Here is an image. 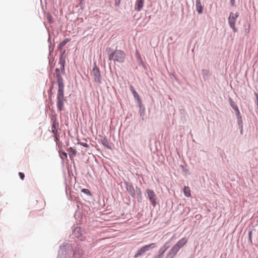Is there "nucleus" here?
Segmentation results:
<instances>
[{
    "instance_id": "nucleus-21",
    "label": "nucleus",
    "mask_w": 258,
    "mask_h": 258,
    "mask_svg": "<svg viewBox=\"0 0 258 258\" xmlns=\"http://www.w3.org/2000/svg\"><path fill=\"white\" fill-rule=\"evenodd\" d=\"M80 230V228H76L74 231V234L75 235V236L77 237L78 238H79V236L77 234V233H79Z\"/></svg>"
},
{
    "instance_id": "nucleus-9",
    "label": "nucleus",
    "mask_w": 258,
    "mask_h": 258,
    "mask_svg": "<svg viewBox=\"0 0 258 258\" xmlns=\"http://www.w3.org/2000/svg\"><path fill=\"white\" fill-rule=\"evenodd\" d=\"M169 247V242H166L164 244V245L159 249L158 253L163 257L164 253L165 252V251L168 249Z\"/></svg>"
},
{
    "instance_id": "nucleus-7",
    "label": "nucleus",
    "mask_w": 258,
    "mask_h": 258,
    "mask_svg": "<svg viewBox=\"0 0 258 258\" xmlns=\"http://www.w3.org/2000/svg\"><path fill=\"white\" fill-rule=\"evenodd\" d=\"M146 192L150 202L154 206H155L156 205V196L154 191L153 190L147 189Z\"/></svg>"
},
{
    "instance_id": "nucleus-18",
    "label": "nucleus",
    "mask_w": 258,
    "mask_h": 258,
    "mask_svg": "<svg viewBox=\"0 0 258 258\" xmlns=\"http://www.w3.org/2000/svg\"><path fill=\"white\" fill-rule=\"evenodd\" d=\"M82 192H84V194H85L87 195H91V192H90V190L88 189L83 188L82 189Z\"/></svg>"
},
{
    "instance_id": "nucleus-16",
    "label": "nucleus",
    "mask_w": 258,
    "mask_h": 258,
    "mask_svg": "<svg viewBox=\"0 0 258 258\" xmlns=\"http://www.w3.org/2000/svg\"><path fill=\"white\" fill-rule=\"evenodd\" d=\"M68 152L71 153L73 154V156H75L77 155V151L73 149L72 147H70L68 149Z\"/></svg>"
},
{
    "instance_id": "nucleus-26",
    "label": "nucleus",
    "mask_w": 258,
    "mask_h": 258,
    "mask_svg": "<svg viewBox=\"0 0 258 258\" xmlns=\"http://www.w3.org/2000/svg\"><path fill=\"white\" fill-rule=\"evenodd\" d=\"M162 256L158 253L157 255H155L153 258H162Z\"/></svg>"
},
{
    "instance_id": "nucleus-25",
    "label": "nucleus",
    "mask_w": 258,
    "mask_h": 258,
    "mask_svg": "<svg viewBox=\"0 0 258 258\" xmlns=\"http://www.w3.org/2000/svg\"><path fill=\"white\" fill-rule=\"evenodd\" d=\"M61 153H62V155L64 156V157L66 159H67V157H68L67 154L66 152H63V151Z\"/></svg>"
},
{
    "instance_id": "nucleus-29",
    "label": "nucleus",
    "mask_w": 258,
    "mask_h": 258,
    "mask_svg": "<svg viewBox=\"0 0 258 258\" xmlns=\"http://www.w3.org/2000/svg\"><path fill=\"white\" fill-rule=\"evenodd\" d=\"M80 3H82L84 0H79Z\"/></svg>"
},
{
    "instance_id": "nucleus-27",
    "label": "nucleus",
    "mask_w": 258,
    "mask_h": 258,
    "mask_svg": "<svg viewBox=\"0 0 258 258\" xmlns=\"http://www.w3.org/2000/svg\"><path fill=\"white\" fill-rule=\"evenodd\" d=\"M81 145H82V146H83L84 147H89L87 143H81Z\"/></svg>"
},
{
    "instance_id": "nucleus-5",
    "label": "nucleus",
    "mask_w": 258,
    "mask_h": 258,
    "mask_svg": "<svg viewBox=\"0 0 258 258\" xmlns=\"http://www.w3.org/2000/svg\"><path fill=\"white\" fill-rule=\"evenodd\" d=\"M238 16V13H236L235 14L230 13L228 18L229 24L235 32L237 31V28L235 27V22Z\"/></svg>"
},
{
    "instance_id": "nucleus-15",
    "label": "nucleus",
    "mask_w": 258,
    "mask_h": 258,
    "mask_svg": "<svg viewBox=\"0 0 258 258\" xmlns=\"http://www.w3.org/2000/svg\"><path fill=\"white\" fill-rule=\"evenodd\" d=\"M59 63L60 64V68L62 72L64 71V64L65 60L63 58H60L59 60Z\"/></svg>"
},
{
    "instance_id": "nucleus-19",
    "label": "nucleus",
    "mask_w": 258,
    "mask_h": 258,
    "mask_svg": "<svg viewBox=\"0 0 258 258\" xmlns=\"http://www.w3.org/2000/svg\"><path fill=\"white\" fill-rule=\"evenodd\" d=\"M69 42V40H68V39H66L65 40H64L62 42H61L60 43L59 45H60V47H63V46H64L66 44V43H67V42Z\"/></svg>"
},
{
    "instance_id": "nucleus-20",
    "label": "nucleus",
    "mask_w": 258,
    "mask_h": 258,
    "mask_svg": "<svg viewBox=\"0 0 258 258\" xmlns=\"http://www.w3.org/2000/svg\"><path fill=\"white\" fill-rule=\"evenodd\" d=\"M248 239L250 243H252V231H250L248 232Z\"/></svg>"
},
{
    "instance_id": "nucleus-11",
    "label": "nucleus",
    "mask_w": 258,
    "mask_h": 258,
    "mask_svg": "<svg viewBox=\"0 0 258 258\" xmlns=\"http://www.w3.org/2000/svg\"><path fill=\"white\" fill-rule=\"evenodd\" d=\"M59 124L58 122H56L55 120H53L51 126V131L54 135L58 133Z\"/></svg>"
},
{
    "instance_id": "nucleus-4",
    "label": "nucleus",
    "mask_w": 258,
    "mask_h": 258,
    "mask_svg": "<svg viewBox=\"0 0 258 258\" xmlns=\"http://www.w3.org/2000/svg\"><path fill=\"white\" fill-rule=\"evenodd\" d=\"M157 245L155 243H152L150 244L143 246L137 251V253L135 254L134 257L135 258L138 257L147 251L149 250L150 249H153Z\"/></svg>"
},
{
    "instance_id": "nucleus-3",
    "label": "nucleus",
    "mask_w": 258,
    "mask_h": 258,
    "mask_svg": "<svg viewBox=\"0 0 258 258\" xmlns=\"http://www.w3.org/2000/svg\"><path fill=\"white\" fill-rule=\"evenodd\" d=\"M126 57L125 52L121 50H115L109 55V59L119 63L124 61Z\"/></svg>"
},
{
    "instance_id": "nucleus-8",
    "label": "nucleus",
    "mask_w": 258,
    "mask_h": 258,
    "mask_svg": "<svg viewBox=\"0 0 258 258\" xmlns=\"http://www.w3.org/2000/svg\"><path fill=\"white\" fill-rule=\"evenodd\" d=\"M230 105L232 107V108L235 111L237 117L238 119H240V120H239V121L241 122L240 113V111L238 109V108L237 105L232 100H230Z\"/></svg>"
},
{
    "instance_id": "nucleus-14",
    "label": "nucleus",
    "mask_w": 258,
    "mask_h": 258,
    "mask_svg": "<svg viewBox=\"0 0 258 258\" xmlns=\"http://www.w3.org/2000/svg\"><path fill=\"white\" fill-rule=\"evenodd\" d=\"M184 196L186 197H190L191 196L190 190L188 186H184L183 188Z\"/></svg>"
},
{
    "instance_id": "nucleus-2",
    "label": "nucleus",
    "mask_w": 258,
    "mask_h": 258,
    "mask_svg": "<svg viewBox=\"0 0 258 258\" xmlns=\"http://www.w3.org/2000/svg\"><path fill=\"white\" fill-rule=\"evenodd\" d=\"M187 242V240L185 237L178 240L166 254L165 258H174L179 249L182 248Z\"/></svg>"
},
{
    "instance_id": "nucleus-23",
    "label": "nucleus",
    "mask_w": 258,
    "mask_h": 258,
    "mask_svg": "<svg viewBox=\"0 0 258 258\" xmlns=\"http://www.w3.org/2000/svg\"><path fill=\"white\" fill-rule=\"evenodd\" d=\"M115 1V6H119L121 0H114Z\"/></svg>"
},
{
    "instance_id": "nucleus-13",
    "label": "nucleus",
    "mask_w": 258,
    "mask_h": 258,
    "mask_svg": "<svg viewBox=\"0 0 258 258\" xmlns=\"http://www.w3.org/2000/svg\"><path fill=\"white\" fill-rule=\"evenodd\" d=\"M130 89H131V92H132L134 97L138 100H140V96L139 95V94H138V93L136 91L135 89H134V88L132 86H130Z\"/></svg>"
},
{
    "instance_id": "nucleus-6",
    "label": "nucleus",
    "mask_w": 258,
    "mask_h": 258,
    "mask_svg": "<svg viewBox=\"0 0 258 258\" xmlns=\"http://www.w3.org/2000/svg\"><path fill=\"white\" fill-rule=\"evenodd\" d=\"M91 74L93 76L94 80L96 82H97L99 84H100L102 83L100 71L98 68H97L96 66L93 68Z\"/></svg>"
},
{
    "instance_id": "nucleus-17",
    "label": "nucleus",
    "mask_w": 258,
    "mask_h": 258,
    "mask_svg": "<svg viewBox=\"0 0 258 258\" xmlns=\"http://www.w3.org/2000/svg\"><path fill=\"white\" fill-rule=\"evenodd\" d=\"M102 144L105 146L106 147H107V148H110V147L108 146V142L107 141V140L106 139H104L102 141Z\"/></svg>"
},
{
    "instance_id": "nucleus-24",
    "label": "nucleus",
    "mask_w": 258,
    "mask_h": 258,
    "mask_svg": "<svg viewBox=\"0 0 258 258\" xmlns=\"http://www.w3.org/2000/svg\"><path fill=\"white\" fill-rule=\"evenodd\" d=\"M54 136L55 141L57 142L58 140V133L56 134V135H54Z\"/></svg>"
},
{
    "instance_id": "nucleus-30",
    "label": "nucleus",
    "mask_w": 258,
    "mask_h": 258,
    "mask_svg": "<svg viewBox=\"0 0 258 258\" xmlns=\"http://www.w3.org/2000/svg\"><path fill=\"white\" fill-rule=\"evenodd\" d=\"M74 254H76V250H75V251H74Z\"/></svg>"
},
{
    "instance_id": "nucleus-10",
    "label": "nucleus",
    "mask_w": 258,
    "mask_h": 258,
    "mask_svg": "<svg viewBox=\"0 0 258 258\" xmlns=\"http://www.w3.org/2000/svg\"><path fill=\"white\" fill-rule=\"evenodd\" d=\"M144 3V0H137L135 4V10L138 11H140L143 7Z\"/></svg>"
},
{
    "instance_id": "nucleus-22",
    "label": "nucleus",
    "mask_w": 258,
    "mask_h": 258,
    "mask_svg": "<svg viewBox=\"0 0 258 258\" xmlns=\"http://www.w3.org/2000/svg\"><path fill=\"white\" fill-rule=\"evenodd\" d=\"M19 175L20 176V178L22 179V180H23L24 179V177H25V175L22 172H19Z\"/></svg>"
},
{
    "instance_id": "nucleus-12",
    "label": "nucleus",
    "mask_w": 258,
    "mask_h": 258,
    "mask_svg": "<svg viewBox=\"0 0 258 258\" xmlns=\"http://www.w3.org/2000/svg\"><path fill=\"white\" fill-rule=\"evenodd\" d=\"M197 11L199 14H201L203 12V6L201 3L200 0H197L196 2Z\"/></svg>"
},
{
    "instance_id": "nucleus-28",
    "label": "nucleus",
    "mask_w": 258,
    "mask_h": 258,
    "mask_svg": "<svg viewBox=\"0 0 258 258\" xmlns=\"http://www.w3.org/2000/svg\"><path fill=\"white\" fill-rule=\"evenodd\" d=\"M231 4L232 6L234 5L235 0H230Z\"/></svg>"
},
{
    "instance_id": "nucleus-1",
    "label": "nucleus",
    "mask_w": 258,
    "mask_h": 258,
    "mask_svg": "<svg viewBox=\"0 0 258 258\" xmlns=\"http://www.w3.org/2000/svg\"><path fill=\"white\" fill-rule=\"evenodd\" d=\"M55 74L57 79L58 91L57 94V107L60 111L63 110L64 102L65 99L64 97V87L63 79L60 75L59 69L55 70Z\"/></svg>"
}]
</instances>
